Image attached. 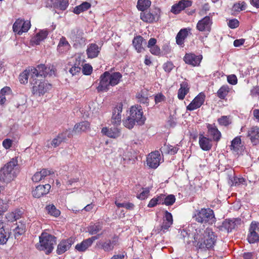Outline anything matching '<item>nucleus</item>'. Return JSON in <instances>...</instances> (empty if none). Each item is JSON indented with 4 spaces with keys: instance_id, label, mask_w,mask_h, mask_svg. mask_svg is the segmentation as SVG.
I'll return each instance as SVG.
<instances>
[{
    "instance_id": "1",
    "label": "nucleus",
    "mask_w": 259,
    "mask_h": 259,
    "mask_svg": "<svg viewBox=\"0 0 259 259\" xmlns=\"http://www.w3.org/2000/svg\"><path fill=\"white\" fill-rule=\"evenodd\" d=\"M192 235V243L197 250L206 251L212 249L218 239L216 233L209 227L205 229L200 227H197Z\"/></svg>"
},
{
    "instance_id": "2",
    "label": "nucleus",
    "mask_w": 259,
    "mask_h": 259,
    "mask_svg": "<svg viewBox=\"0 0 259 259\" xmlns=\"http://www.w3.org/2000/svg\"><path fill=\"white\" fill-rule=\"evenodd\" d=\"M122 75L119 72L105 71L100 77V83L97 87L98 91H108L111 87L119 84L122 81Z\"/></svg>"
},
{
    "instance_id": "3",
    "label": "nucleus",
    "mask_w": 259,
    "mask_h": 259,
    "mask_svg": "<svg viewBox=\"0 0 259 259\" xmlns=\"http://www.w3.org/2000/svg\"><path fill=\"white\" fill-rule=\"evenodd\" d=\"M18 172L17 158L14 157L0 169V181L9 183L17 177Z\"/></svg>"
},
{
    "instance_id": "4",
    "label": "nucleus",
    "mask_w": 259,
    "mask_h": 259,
    "mask_svg": "<svg viewBox=\"0 0 259 259\" xmlns=\"http://www.w3.org/2000/svg\"><path fill=\"white\" fill-rule=\"evenodd\" d=\"M193 218L198 223L212 225L215 222V218L213 211L210 208H201L196 210Z\"/></svg>"
},
{
    "instance_id": "5",
    "label": "nucleus",
    "mask_w": 259,
    "mask_h": 259,
    "mask_svg": "<svg viewBox=\"0 0 259 259\" xmlns=\"http://www.w3.org/2000/svg\"><path fill=\"white\" fill-rule=\"evenodd\" d=\"M56 243V238L47 233H42L39 237V245L36 247L40 250H45L46 253H51Z\"/></svg>"
},
{
    "instance_id": "6",
    "label": "nucleus",
    "mask_w": 259,
    "mask_h": 259,
    "mask_svg": "<svg viewBox=\"0 0 259 259\" xmlns=\"http://www.w3.org/2000/svg\"><path fill=\"white\" fill-rule=\"evenodd\" d=\"M30 83L32 85V94L38 96L44 95L52 88L51 84L39 77H34L30 80Z\"/></svg>"
},
{
    "instance_id": "7",
    "label": "nucleus",
    "mask_w": 259,
    "mask_h": 259,
    "mask_svg": "<svg viewBox=\"0 0 259 259\" xmlns=\"http://www.w3.org/2000/svg\"><path fill=\"white\" fill-rule=\"evenodd\" d=\"M34 69L36 71L35 72V77L42 78L47 76H51L55 75L56 69L53 66H46L44 64L37 65Z\"/></svg>"
},
{
    "instance_id": "8",
    "label": "nucleus",
    "mask_w": 259,
    "mask_h": 259,
    "mask_svg": "<svg viewBox=\"0 0 259 259\" xmlns=\"http://www.w3.org/2000/svg\"><path fill=\"white\" fill-rule=\"evenodd\" d=\"M130 116L139 125L144 123L146 120L145 117L143 116L142 108L141 106H133L130 108Z\"/></svg>"
},
{
    "instance_id": "9",
    "label": "nucleus",
    "mask_w": 259,
    "mask_h": 259,
    "mask_svg": "<svg viewBox=\"0 0 259 259\" xmlns=\"http://www.w3.org/2000/svg\"><path fill=\"white\" fill-rule=\"evenodd\" d=\"M30 22L29 21H24L22 19H18L16 20L13 25V29L14 32L19 35L26 32L30 28Z\"/></svg>"
},
{
    "instance_id": "10",
    "label": "nucleus",
    "mask_w": 259,
    "mask_h": 259,
    "mask_svg": "<svg viewBox=\"0 0 259 259\" xmlns=\"http://www.w3.org/2000/svg\"><path fill=\"white\" fill-rule=\"evenodd\" d=\"M70 37L75 45H84L86 42V38L84 36V33L79 29L73 30L70 35Z\"/></svg>"
},
{
    "instance_id": "11",
    "label": "nucleus",
    "mask_w": 259,
    "mask_h": 259,
    "mask_svg": "<svg viewBox=\"0 0 259 259\" xmlns=\"http://www.w3.org/2000/svg\"><path fill=\"white\" fill-rule=\"evenodd\" d=\"M206 127L207 128V136L212 141L218 142L221 138L222 135L215 124L208 123Z\"/></svg>"
},
{
    "instance_id": "12",
    "label": "nucleus",
    "mask_w": 259,
    "mask_h": 259,
    "mask_svg": "<svg viewBox=\"0 0 259 259\" xmlns=\"http://www.w3.org/2000/svg\"><path fill=\"white\" fill-rule=\"evenodd\" d=\"M160 155L158 151L150 153L147 157V164L152 168H157L160 163Z\"/></svg>"
},
{
    "instance_id": "13",
    "label": "nucleus",
    "mask_w": 259,
    "mask_h": 259,
    "mask_svg": "<svg viewBox=\"0 0 259 259\" xmlns=\"http://www.w3.org/2000/svg\"><path fill=\"white\" fill-rule=\"evenodd\" d=\"M205 96L204 93H199L187 106V110L193 111L200 108L204 103Z\"/></svg>"
},
{
    "instance_id": "14",
    "label": "nucleus",
    "mask_w": 259,
    "mask_h": 259,
    "mask_svg": "<svg viewBox=\"0 0 259 259\" xmlns=\"http://www.w3.org/2000/svg\"><path fill=\"white\" fill-rule=\"evenodd\" d=\"M100 235L92 236L91 238L83 240L81 243H78L75 246V249L79 252H84L91 246L93 242L99 238Z\"/></svg>"
},
{
    "instance_id": "15",
    "label": "nucleus",
    "mask_w": 259,
    "mask_h": 259,
    "mask_svg": "<svg viewBox=\"0 0 259 259\" xmlns=\"http://www.w3.org/2000/svg\"><path fill=\"white\" fill-rule=\"evenodd\" d=\"M160 10L156 9L154 13L142 12L140 14L141 19L144 22L147 23H153L158 20L159 18Z\"/></svg>"
},
{
    "instance_id": "16",
    "label": "nucleus",
    "mask_w": 259,
    "mask_h": 259,
    "mask_svg": "<svg viewBox=\"0 0 259 259\" xmlns=\"http://www.w3.org/2000/svg\"><path fill=\"white\" fill-rule=\"evenodd\" d=\"M35 72L36 73V70L34 67H31L25 70L22 73L19 75V80L21 83H26L28 82V78H29V81L30 80L33 79L34 77H35Z\"/></svg>"
},
{
    "instance_id": "17",
    "label": "nucleus",
    "mask_w": 259,
    "mask_h": 259,
    "mask_svg": "<svg viewBox=\"0 0 259 259\" xmlns=\"http://www.w3.org/2000/svg\"><path fill=\"white\" fill-rule=\"evenodd\" d=\"M74 239L70 237L67 239L62 240L57 246L56 250L58 254H62L68 250L74 243Z\"/></svg>"
},
{
    "instance_id": "18",
    "label": "nucleus",
    "mask_w": 259,
    "mask_h": 259,
    "mask_svg": "<svg viewBox=\"0 0 259 259\" xmlns=\"http://www.w3.org/2000/svg\"><path fill=\"white\" fill-rule=\"evenodd\" d=\"M212 23L210 17L208 16H205L198 22L196 28L200 31H210Z\"/></svg>"
},
{
    "instance_id": "19",
    "label": "nucleus",
    "mask_w": 259,
    "mask_h": 259,
    "mask_svg": "<svg viewBox=\"0 0 259 259\" xmlns=\"http://www.w3.org/2000/svg\"><path fill=\"white\" fill-rule=\"evenodd\" d=\"M122 107L121 103H118L113 110L111 122L115 125H118L121 122Z\"/></svg>"
},
{
    "instance_id": "20",
    "label": "nucleus",
    "mask_w": 259,
    "mask_h": 259,
    "mask_svg": "<svg viewBox=\"0 0 259 259\" xmlns=\"http://www.w3.org/2000/svg\"><path fill=\"white\" fill-rule=\"evenodd\" d=\"M202 59L201 55L197 56L194 54H186L184 58V60L187 64L193 66H199Z\"/></svg>"
},
{
    "instance_id": "21",
    "label": "nucleus",
    "mask_w": 259,
    "mask_h": 259,
    "mask_svg": "<svg viewBox=\"0 0 259 259\" xmlns=\"http://www.w3.org/2000/svg\"><path fill=\"white\" fill-rule=\"evenodd\" d=\"M192 3L189 0H181L178 3L174 5L171 7V12L175 14H178L186 8L191 6Z\"/></svg>"
},
{
    "instance_id": "22",
    "label": "nucleus",
    "mask_w": 259,
    "mask_h": 259,
    "mask_svg": "<svg viewBox=\"0 0 259 259\" xmlns=\"http://www.w3.org/2000/svg\"><path fill=\"white\" fill-rule=\"evenodd\" d=\"M51 188V185L48 184L44 185H38L32 191V195L35 198H40L47 194L49 192Z\"/></svg>"
},
{
    "instance_id": "23",
    "label": "nucleus",
    "mask_w": 259,
    "mask_h": 259,
    "mask_svg": "<svg viewBox=\"0 0 259 259\" xmlns=\"http://www.w3.org/2000/svg\"><path fill=\"white\" fill-rule=\"evenodd\" d=\"M199 144L201 149L204 151L210 150L212 146V140L202 134L199 135Z\"/></svg>"
},
{
    "instance_id": "24",
    "label": "nucleus",
    "mask_w": 259,
    "mask_h": 259,
    "mask_svg": "<svg viewBox=\"0 0 259 259\" xmlns=\"http://www.w3.org/2000/svg\"><path fill=\"white\" fill-rule=\"evenodd\" d=\"M247 137L254 145L259 144V127L253 126L249 128L247 132Z\"/></svg>"
},
{
    "instance_id": "25",
    "label": "nucleus",
    "mask_w": 259,
    "mask_h": 259,
    "mask_svg": "<svg viewBox=\"0 0 259 259\" xmlns=\"http://www.w3.org/2000/svg\"><path fill=\"white\" fill-rule=\"evenodd\" d=\"M24 213L23 209H16L14 210L8 212L6 215V219L8 222H13L21 218Z\"/></svg>"
},
{
    "instance_id": "26",
    "label": "nucleus",
    "mask_w": 259,
    "mask_h": 259,
    "mask_svg": "<svg viewBox=\"0 0 259 259\" xmlns=\"http://www.w3.org/2000/svg\"><path fill=\"white\" fill-rule=\"evenodd\" d=\"M53 174V172L47 169H42L39 171L34 174L32 177V180L33 182L37 183L45 179L47 176Z\"/></svg>"
},
{
    "instance_id": "27",
    "label": "nucleus",
    "mask_w": 259,
    "mask_h": 259,
    "mask_svg": "<svg viewBox=\"0 0 259 259\" xmlns=\"http://www.w3.org/2000/svg\"><path fill=\"white\" fill-rule=\"evenodd\" d=\"M118 244V237L114 236L111 240H107L102 244V248L106 251H110Z\"/></svg>"
},
{
    "instance_id": "28",
    "label": "nucleus",
    "mask_w": 259,
    "mask_h": 259,
    "mask_svg": "<svg viewBox=\"0 0 259 259\" xmlns=\"http://www.w3.org/2000/svg\"><path fill=\"white\" fill-rule=\"evenodd\" d=\"M173 223L172 216L171 213L167 210L165 211L164 215L163 218V222L161 226V230L163 232L168 230L171 226Z\"/></svg>"
},
{
    "instance_id": "29",
    "label": "nucleus",
    "mask_w": 259,
    "mask_h": 259,
    "mask_svg": "<svg viewBox=\"0 0 259 259\" xmlns=\"http://www.w3.org/2000/svg\"><path fill=\"white\" fill-rule=\"evenodd\" d=\"M101 132L103 135L111 138H117L120 136V130L115 127L110 128L103 127Z\"/></svg>"
},
{
    "instance_id": "30",
    "label": "nucleus",
    "mask_w": 259,
    "mask_h": 259,
    "mask_svg": "<svg viewBox=\"0 0 259 259\" xmlns=\"http://www.w3.org/2000/svg\"><path fill=\"white\" fill-rule=\"evenodd\" d=\"M66 139V134H59L56 138L53 139L50 143L47 145L48 148H56L60 145V144L65 141Z\"/></svg>"
},
{
    "instance_id": "31",
    "label": "nucleus",
    "mask_w": 259,
    "mask_h": 259,
    "mask_svg": "<svg viewBox=\"0 0 259 259\" xmlns=\"http://www.w3.org/2000/svg\"><path fill=\"white\" fill-rule=\"evenodd\" d=\"M100 52V49L96 44H91L88 46L87 54L89 58L97 57Z\"/></svg>"
},
{
    "instance_id": "32",
    "label": "nucleus",
    "mask_w": 259,
    "mask_h": 259,
    "mask_svg": "<svg viewBox=\"0 0 259 259\" xmlns=\"http://www.w3.org/2000/svg\"><path fill=\"white\" fill-rule=\"evenodd\" d=\"M133 44L137 51L140 53L144 51L143 46L146 44V41L143 37L139 35L134 37Z\"/></svg>"
},
{
    "instance_id": "33",
    "label": "nucleus",
    "mask_w": 259,
    "mask_h": 259,
    "mask_svg": "<svg viewBox=\"0 0 259 259\" xmlns=\"http://www.w3.org/2000/svg\"><path fill=\"white\" fill-rule=\"evenodd\" d=\"M190 85L187 81H184L180 84V88L178 90V98L179 100H183L185 96L189 93Z\"/></svg>"
},
{
    "instance_id": "34",
    "label": "nucleus",
    "mask_w": 259,
    "mask_h": 259,
    "mask_svg": "<svg viewBox=\"0 0 259 259\" xmlns=\"http://www.w3.org/2000/svg\"><path fill=\"white\" fill-rule=\"evenodd\" d=\"M71 48V46L66 38L62 36L59 41L57 47V50L60 53H65Z\"/></svg>"
},
{
    "instance_id": "35",
    "label": "nucleus",
    "mask_w": 259,
    "mask_h": 259,
    "mask_svg": "<svg viewBox=\"0 0 259 259\" xmlns=\"http://www.w3.org/2000/svg\"><path fill=\"white\" fill-rule=\"evenodd\" d=\"M48 32L46 30H40L32 38L31 42L33 45H39L48 36Z\"/></svg>"
},
{
    "instance_id": "36",
    "label": "nucleus",
    "mask_w": 259,
    "mask_h": 259,
    "mask_svg": "<svg viewBox=\"0 0 259 259\" xmlns=\"http://www.w3.org/2000/svg\"><path fill=\"white\" fill-rule=\"evenodd\" d=\"M103 223L98 222L95 223H91L88 227V232L91 235L97 234L102 229Z\"/></svg>"
},
{
    "instance_id": "37",
    "label": "nucleus",
    "mask_w": 259,
    "mask_h": 259,
    "mask_svg": "<svg viewBox=\"0 0 259 259\" xmlns=\"http://www.w3.org/2000/svg\"><path fill=\"white\" fill-rule=\"evenodd\" d=\"M9 237V233L7 229L5 228L3 222H0V244H5Z\"/></svg>"
},
{
    "instance_id": "38",
    "label": "nucleus",
    "mask_w": 259,
    "mask_h": 259,
    "mask_svg": "<svg viewBox=\"0 0 259 259\" xmlns=\"http://www.w3.org/2000/svg\"><path fill=\"white\" fill-rule=\"evenodd\" d=\"M188 35L187 28H183L180 30L176 36V42L179 45L182 46L184 44L185 38Z\"/></svg>"
},
{
    "instance_id": "39",
    "label": "nucleus",
    "mask_w": 259,
    "mask_h": 259,
    "mask_svg": "<svg viewBox=\"0 0 259 259\" xmlns=\"http://www.w3.org/2000/svg\"><path fill=\"white\" fill-rule=\"evenodd\" d=\"M198 227L196 224L191 225L189 226L188 228L186 230H183L181 231V234L184 238V240L187 237L188 238H192V234L195 231V229Z\"/></svg>"
},
{
    "instance_id": "40",
    "label": "nucleus",
    "mask_w": 259,
    "mask_h": 259,
    "mask_svg": "<svg viewBox=\"0 0 259 259\" xmlns=\"http://www.w3.org/2000/svg\"><path fill=\"white\" fill-rule=\"evenodd\" d=\"M179 149L178 145L172 146L169 144H165L162 147H161V151L162 153L174 155L177 153Z\"/></svg>"
},
{
    "instance_id": "41",
    "label": "nucleus",
    "mask_w": 259,
    "mask_h": 259,
    "mask_svg": "<svg viewBox=\"0 0 259 259\" xmlns=\"http://www.w3.org/2000/svg\"><path fill=\"white\" fill-rule=\"evenodd\" d=\"M235 219H226L224 221L222 224V227L227 230L228 232H231L236 225Z\"/></svg>"
},
{
    "instance_id": "42",
    "label": "nucleus",
    "mask_w": 259,
    "mask_h": 259,
    "mask_svg": "<svg viewBox=\"0 0 259 259\" xmlns=\"http://www.w3.org/2000/svg\"><path fill=\"white\" fill-rule=\"evenodd\" d=\"M90 127V123L85 121L76 124L74 125L73 130L76 133L85 132Z\"/></svg>"
},
{
    "instance_id": "43",
    "label": "nucleus",
    "mask_w": 259,
    "mask_h": 259,
    "mask_svg": "<svg viewBox=\"0 0 259 259\" xmlns=\"http://www.w3.org/2000/svg\"><path fill=\"white\" fill-rule=\"evenodd\" d=\"M91 7L90 3L84 2L80 5L75 7L73 9V13L75 14H79L80 13L88 10Z\"/></svg>"
},
{
    "instance_id": "44",
    "label": "nucleus",
    "mask_w": 259,
    "mask_h": 259,
    "mask_svg": "<svg viewBox=\"0 0 259 259\" xmlns=\"http://www.w3.org/2000/svg\"><path fill=\"white\" fill-rule=\"evenodd\" d=\"M160 196L162 197L161 204L169 206L172 205L176 201L175 196L172 194H170L166 196L165 195L161 194Z\"/></svg>"
},
{
    "instance_id": "45",
    "label": "nucleus",
    "mask_w": 259,
    "mask_h": 259,
    "mask_svg": "<svg viewBox=\"0 0 259 259\" xmlns=\"http://www.w3.org/2000/svg\"><path fill=\"white\" fill-rule=\"evenodd\" d=\"M69 5L68 0H54L53 6L61 10H65Z\"/></svg>"
},
{
    "instance_id": "46",
    "label": "nucleus",
    "mask_w": 259,
    "mask_h": 259,
    "mask_svg": "<svg viewBox=\"0 0 259 259\" xmlns=\"http://www.w3.org/2000/svg\"><path fill=\"white\" fill-rule=\"evenodd\" d=\"M151 4L150 0H138L137 7L139 10L144 12L150 6Z\"/></svg>"
},
{
    "instance_id": "47",
    "label": "nucleus",
    "mask_w": 259,
    "mask_h": 259,
    "mask_svg": "<svg viewBox=\"0 0 259 259\" xmlns=\"http://www.w3.org/2000/svg\"><path fill=\"white\" fill-rule=\"evenodd\" d=\"M241 141L240 137H236L231 142V149L238 152L241 147Z\"/></svg>"
},
{
    "instance_id": "48",
    "label": "nucleus",
    "mask_w": 259,
    "mask_h": 259,
    "mask_svg": "<svg viewBox=\"0 0 259 259\" xmlns=\"http://www.w3.org/2000/svg\"><path fill=\"white\" fill-rule=\"evenodd\" d=\"M46 210L49 214L55 217H58L60 214V210L57 209L53 204H49L46 206Z\"/></svg>"
},
{
    "instance_id": "49",
    "label": "nucleus",
    "mask_w": 259,
    "mask_h": 259,
    "mask_svg": "<svg viewBox=\"0 0 259 259\" xmlns=\"http://www.w3.org/2000/svg\"><path fill=\"white\" fill-rule=\"evenodd\" d=\"M229 90L227 85H223L217 92L218 97L221 99H224L229 92Z\"/></svg>"
},
{
    "instance_id": "50",
    "label": "nucleus",
    "mask_w": 259,
    "mask_h": 259,
    "mask_svg": "<svg viewBox=\"0 0 259 259\" xmlns=\"http://www.w3.org/2000/svg\"><path fill=\"white\" fill-rule=\"evenodd\" d=\"M247 240L250 243H254L259 241V234L256 232L248 231Z\"/></svg>"
},
{
    "instance_id": "51",
    "label": "nucleus",
    "mask_w": 259,
    "mask_h": 259,
    "mask_svg": "<svg viewBox=\"0 0 259 259\" xmlns=\"http://www.w3.org/2000/svg\"><path fill=\"white\" fill-rule=\"evenodd\" d=\"M246 6L247 5L245 2L236 3L233 6V11L235 12H240L245 10Z\"/></svg>"
},
{
    "instance_id": "52",
    "label": "nucleus",
    "mask_w": 259,
    "mask_h": 259,
    "mask_svg": "<svg viewBox=\"0 0 259 259\" xmlns=\"http://www.w3.org/2000/svg\"><path fill=\"white\" fill-rule=\"evenodd\" d=\"M162 197L160 196V194L157 195L156 197H154L150 200L149 201L148 207H153L156 206L157 204H161V202L162 201Z\"/></svg>"
},
{
    "instance_id": "53",
    "label": "nucleus",
    "mask_w": 259,
    "mask_h": 259,
    "mask_svg": "<svg viewBox=\"0 0 259 259\" xmlns=\"http://www.w3.org/2000/svg\"><path fill=\"white\" fill-rule=\"evenodd\" d=\"M9 207L8 201L0 199V216L2 215L8 209Z\"/></svg>"
},
{
    "instance_id": "54",
    "label": "nucleus",
    "mask_w": 259,
    "mask_h": 259,
    "mask_svg": "<svg viewBox=\"0 0 259 259\" xmlns=\"http://www.w3.org/2000/svg\"><path fill=\"white\" fill-rule=\"evenodd\" d=\"M82 65L80 64L79 62H76L73 66L70 68L69 72L73 76L79 73L81 70V67Z\"/></svg>"
},
{
    "instance_id": "55",
    "label": "nucleus",
    "mask_w": 259,
    "mask_h": 259,
    "mask_svg": "<svg viewBox=\"0 0 259 259\" xmlns=\"http://www.w3.org/2000/svg\"><path fill=\"white\" fill-rule=\"evenodd\" d=\"M123 123L125 127L128 129H131L133 128L136 122L133 118H131V116L129 115L127 118L123 121Z\"/></svg>"
},
{
    "instance_id": "56",
    "label": "nucleus",
    "mask_w": 259,
    "mask_h": 259,
    "mask_svg": "<svg viewBox=\"0 0 259 259\" xmlns=\"http://www.w3.org/2000/svg\"><path fill=\"white\" fill-rule=\"evenodd\" d=\"M232 185H234L236 186H239L240 185H246V181L242 177H235L233 178V180H232Z\"/></svg>"
},
{
    "instance_id": "57",
    "label": "nucleus",
    "mask_w": 259,
    "mask_h": 259,
    "mask_svg": "<svg viewBox=\"0 0 259 259\" xmlns=\"http://www.w3.org/2000/svg\"><path fill=\"white\" fill-rule=\"evenodd\" d=\"M150 190L151 188L150 187L143 188L142 192L137 196V198L141 200L146 199L149 195Z\"/></svg>"
},
{
    "instance_id": "58",
    "label": "nucleus",
    "mask_w": 259,
    "mask_h": 259,
    "mask_svg": "<svg viewBox=\"0 0 259 259\" xmlns=\"http://www.w3.org/2000/svg\"><path fill=\"white\" fill-rule=\"evenodd\" d=\"M137 98L140 103L146 104V105L148 104V98L142 93H138L137 95Z\"/></svg>"
},
{
    "instance_id": "59",
    "label": "nucleus",
    "mask_w": 259,
    "mask_h": 259,
    "mask_svg": "<svg viewBox=\"0 0 259 259\" xmlns=\"http://www.w3.org/2000/svg\"><path fill=\"white\" fill-rule=\"evenodd\" d=\"M248 231H253L258 233L259 232V222L252 221L250 224Z\"/></svg>"
},
{
    "instance_id": "60",
    "label": "nucleus",
    "mask_w": 259,
    "mask_h": 259,
    "mask_svg": "<svg viewBox=\"0 0 259 259\" xmlns=\"http://www.w3.org/2000/svg\"><path fill=\"white\" fill-rule=\"evenodd\" d=\"M218 121L221 125L227 126L230 123L229 117L227 116H222L218 119Z\"/></svg>"
},
{
    "instance_id": "61",
    "label": "nucleus",
    "mask_w": 259,
    "mask_h": 259,
    "mask_svg": "<svg viewBox=\"0 0 259 259\" xmlns=\"http://www.w3.org/2000/svg\"><path fill=\"white\" fill-rule=\"evenodd\" d=\"M228 26L231 29H235L239 25V22L236 19L230 20L228 22Z\"/></svg>"
},
{
    "instance_id": "62",
    "label": "nucleus",
    "mask_w": 259,
    "mask_h": 259,
    "mask_svg": "<svg viewBox=\"0 0 259 259\" xmlns=\"http://www.w3.org/2000/svg\"><path fill=\"white\" fill-rule=\"evenodd\" d=\"M82 72L85 75H90L91 74L93 68L91 65L88 64H85L82 66Z\"/></svg>"
},
{
    "instance_id": "63",
    "label": "nucleus",
    "mask_w": 259,
    "mask_h": 259,
    "mask_svg": "<svg viewBox=\"0 0 259 259\" xmlns=\"http://www.w3.org/2000/svg\"><path fill=\"white\" fill-rule=\"evenodd\" d=\"M25 230V226L24 224H21L20 226H18L15 229V234H18V235H22L23 233H24Z\"/></svg>"
},
{
    "instance_id": "64",
    "label": "nucleus",
    "mask_w": 259,
    "mask_h": 259,
    "mask_svg": "<svg viewBox=\"0 0 259 259\" xmlns=\"http://www.w3.org/2000/svg\"><path fill=\"white\" fill-rule=\"evenodd\" d=\"M174 66L171 62H167L163 65V68L166 72H170L173 69Z\"/></svg>"
}]
</instances>
